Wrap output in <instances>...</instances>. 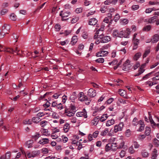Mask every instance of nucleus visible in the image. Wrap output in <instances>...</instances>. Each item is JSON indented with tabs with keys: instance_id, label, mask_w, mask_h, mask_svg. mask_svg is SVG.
<instances>
[{
	"instance_id": "1",
	"label": "nucleus",
	"mask_w": 159,
	"mask_h": 159,
	"mask_svg": "<svg viewBox=\"0 0 159 159\" xmlns=\"http://www.w3.org/2000/svg\"><path fill=\"white\" fill-rule=\"evenodd\" d=\"M129 29H127L126 31L122 30L119 31L117 30H115L113 32V34L116 36L122 38L124 37L125 38H128L129 35Z\"/></svg>"
},
{
	"instance_id": "2",
	"label": "nucleus",
	"mask_w": 159,
	"mask_h": 159,
	"mask_svg": "<svg viewBox=\"0 0 159 159\" xmlns=\"http://www.w3.org/2000/svg\"><path fill=\"white\" fill-rule=\"evenodd\" d=\"M98 38L100 39L101 43H106L110 41L111 39V37L108 36H104L103 34L99 35Z\"/></svg>"
},
{
	"instance_id": "3",
	"label": "nucleus",
	"mask_w": 159,
	"mask_h": 159,
	"mask_svg": "<svg viewBox=\"0 0 159 159\" xmlns=\"http://www.w3.org/2000/svg\"><path fill=\"white\" fill-rule=\"evenodd\" d=\"M70 14V11L64 12L62 11L60 12V16L61 17L62 20L64 21L67 19H65V18L68 17Z\"/></svg>"
},
{
	"instance_id": "4",
	"label": "nucleus",
	"mask_w": 159,
	"mask_h": 159,
	"mask_svg": "<svg viewBox=\"0 0 159 159\" xmlns=\"http://www.w3.org/2000/svg\"><path fill=\"white\" fill-rule=\"evenodd\" d=\"M88 95L91 97H94L96 95V91L93 89H90L88 92Z\"/></svg>"
},
{
	"instance_id": "5",
	"label": "nucleus",
	"mask_w": 159,
	"mask_h": 159,
	"mask_svg": "<svg viewBox=\"0 0 159 159\" xmlns=\"http://www.w3.org/2000/svg\"><path fill=\"white\" fill-rule=\"evenodd\" d=\"M87 117V116L85 109H83V111L82 112H80V121L83 119V118L86 119Z\"/></svg>"
},
{
	"instance_id": "6",
	"label": "nucleus",
	"mask_w": 159,
	"mask_h": 159,
	"mask_svg": "<svg viewBox=\"0 0 159 159\" xmlns=\"http://www.w3.org/2000/svg\"><path fill=\"white\" fill-rule=\"evenodd\" d=\"M39 154V152L38 151H33L31 153H28L27 156L29 158L34 157L37 156Z\"/></svg>"
},
{
	"instance_id": "7",
	"label": "nucleus",
	"mask_w": 159,
	"mask_h": 159,
	"mask_svg": "<svg viewBox=\"0 0 159 159\" xmlns=\"http://www.w3.org/2000/svg\"><path fill=\"white\" fill-rule=\"evenodd\" d=\"M65 112L66 114V115L69 117L73 116L75 113L70 111V109H68V108H65Z\"/></svg>"
},
{
	"instance_id": "8",
	"label": "nucleus",
	"mask_w": 159,
	"mask_h": 159,
	"mask_svg": "<svg viewBox=\"0 0 159 159\" xmlns=\"http://www.w3.org/2000/svg\"><path fill=\"white\" fill-rule=\"evenodd\" d=\"M49 140L48 138H43L41 139L38 143L41 145H44L49 143Z\"/></svg>"
},
{
	"instance_id": "9",
	"label": "nucleus",
	"mask_w": 159,
	"mask_h": 159,
	"mask_svg": "<svg viewBox=\"0 0 159 159\" xmlns=\"http://www.w3.org/2000/svg\"><path fill=\"white\" fill-rule=\"evenodd\" d=\"M11 28L10 26L8 25H5L2 27V32L4 33H6L7 34H8L7 31H9L10 30Z\"/></svg>"
},
{
	"instance_id": "10",
	"label": "nucleus",
	"mask_w": 159,
	"mask_h": 159,
	"mask_svg": "<svg viewBox=\"0 0 159 159\" xmlns=\"http://www.w3.org/2000/svg\"><path fill=\"white\" fill-rule=\"evenodd\" d=\"M108 54V52L106 51H101L98 52L96 54L97 57H103L105 56H106Z\"/></svg>"
},
{
	"instance_id": "11",
	"label": "nucleus",
	"mask_w": 159,
	"mask_h": 159,
	"mask_svg": "<svg viewBox=\"0 0 159 159\" xmlns=\"http://www.w3.org/2000/svg\"><path fill=\"white\" fill-rule=\"evenodd\" d=\"M111 131L110 132H109L108 129L106 128L104 130L102 131L101 132L100 134L102 136H105L107 134V133H108V135L110 136H111V134L110 133L111 131Z\"/></svg>"
},
{
	"instance_id": "12",
	"label": "nucleus",
	"mask_w": 159,
	"mask_h": 159,
	"mask_svg": "<svg viewBox=\"0 0 159 159\" xmlns=\"http://www.w3.org/2000/svg\"><path fill=\"white\" fill-rule=\"evenodd\" d=\"M83 100L81 102L84 101L85 103L87 105H89L91 101V99L90 98H88V97L85 96L84 98L83 99Z\"/></svg>"
},
{
	"instance_id": "13",
	"label": "nucleus",
	"mask_w": 159,
	"mask_h": 159,
	"mask_svg": "<svg viewBox=\"0 0 159 159\" xmlns=\"http://www.w3.org/2000/svg\"><path fill=\"white\" fill-rule=\"evenodd\" d=\"M52 113L53 112L51 111L50 112H39L37 114V117H40L45 115H48L49 116H50L52 115Z\"/></svg>"
},
{
	"instance_id": "14",
	"label": "nucleus",
	"mask_w": 159,
	"mask_h": 159,
	"mask_svg": "<svg viewBox=\"0 0 159 159\" xmlns=\"http://www.w3.org/2000/svg\"><path fill=\"white\" fill-rule=\"evenodd\" d=\"M159 39V35L157 34H155L153 36L152 39H151V41L152 43H155L158 41Z\"/></svg>"
},
{
	"instance_id": "15",
	"label": "nucleus",
	"mask_w": 159,
	"mask_h": 159,
	"mask_svg": "<svg viewBox=\"0 0 159 159\" xmlns=\"http://www.w3.org/2000/svg\"><path fill=\"white\" fill-rule=\"evenodd\" d=\"M129 60H127L124 63L123 67V70H126V69H128L129 67Z\"/></svg>"
},
{
	"instance_id": "16",
	"label": "nucleus",
	"mask_w": 159,
	"mask_h": 159,
	"mask_svg": "<svg viewBox=\"0 0 159 159\" xmlns=\"http://www.w3.org/2000/svg\"><path fill=\"white\" fill-rule=\"evenodd\" d=\"M34 142L33 140H29L25 143V145L28 148H31Z\"/></svg>"
},
{
	"instance_id": "17",
	"label": "nucleus",
	"mask_w": 159,
	"mask_h": 159,
	"mask_svg": "<svg viewBox=\"0 0 159 159\" xmlns=\"http://www.w3.org/2000/svg\"><path fill=\"white\" fill-rule=\"evenodd\" d=\"M97 21V20L95 18H91L89 21V24L90 25H94L96 24Z\"/></svg>"
},
{
	"instance_id": "18",
	"label": "nucleus",
	"mask_w": 159,
	"mask_h": 159,
	"mask_svg": "<svg viewBox=\"0 0 159 159\" xmlns=\"http://www.w3.org/2000/svg\"><path fill=\"white\" fill-rule=\"evenodd\" d=\"M69 127L70 126L69 124L67 123H66L63 128L64 131L65 133L68 132L69 131Z\"/></svg>"
},
{
	"instance_id": "19",
	"label": "nucleus",
	"mask_w": 159,
	"mask_h": 159,
	"mask_svg": "<svg viewBox=\"0 0 159 159\" xmlns=\"http://www.w3.org/2000/svg\"><path fill=\"white\" fill-rule=\"evenodd\" d=\"M117 143H113L111 144V149L114 151H116L117 148Z\"/></svg>"
},
{
	"instance_id": "20",
	"label": "nucleus",
	"mask_w": 159,
	"mask_h": 159,
	"mask_svg": "<svg viewBox=\"0 0 159 159\" xmlns=\"http://www.w3.org/2000/svg\"><path fill=\"white\" fill-rule=\"evenodd\" d=\"M157 151L156 149H154L152 153V159H156L157 157Z\"/></svg>"
},
{
	"instance_id": "21",
	"label": "nucleus",
	"mask_w": 159,
	"mask_h": 159,
	"mask_svg": "<svg viewBox=\"0 0 159 159\" xmlns=\"http://www.w3.org/2000/svg\"><path fill=\"white\" fill-rule=\"evenodd\" d=\"M77 37L76 36H73L71 39V43L73 45H74L77 42Z\"/></svg>"
},
{
	"instance_id": "22",
	"label": "nucleus",
	"mask_w": 159,
	"mask_h": 159,
	"mask_svg": "<svg viewBox=\"0 0 159 159\" xmlns=\"http://www.w3.org/2000/svg\"><path fill=\"white\" fill-rule=\"evenodd\" d=\"M151 131V128L148 127H146L145 128V134L146 136L149 135L150 134Z\"/></svg>"
},
{
	"instance_id": "23",
	"label": "nucleus",
	"mask_w": 159,
	"mask_h": 159,
	"mask_svg": "<svg viewBox=\"0 0 159 159\" xmlns=\"http://www.w3.org/2000/svg\"><path fill=\"white\" fill-rule=\"evenodd\" d=\"M23 123L25 125H30L32 123V121L30 119H26L23 121Z\"/></svg>"
},
{
	"instance_id": "24",
	"label": "nucleus",
	"mask_w": 159,
	"mask_h": 159,
	"mask_svg": "<svg viewBox=\"0 0 159 159\" xmlns=\"http://www.w3.org/2000/svg\"><path fill=\"white\" fill-rule=\"evenodd\" d=\"M141 53L140 52H138L136 53L134 57V59L137 61L141 56Z\"/></svg>"
},
{
	"instance_id": "25",
	"label": "nucleus",
	"mask_w": 159,
	"mask_h": 159,
	"mask_svg": "<svg viewBox=\"0 0 159 159\" xmlns=\"http://www.w3.org/2000/svg\"><path fill=\"white\" fill-rule=\"evenodd\" d=\"M157 18V16H154L150 18L148 20V23H154L156 21Z\"/></svg>"
},
{
	"instance_id": "26",
	"label": "nucleus",
	"mask_w": 159,
	"mask_h": 159,
	"mask_svg": "<svg viewBox=\"0 0 159 159\" xmlns=\"http://www.w3.org/2000/svg\"><path fill=\"white\" fill-rule=\"evenodd\" d=\"M114 120L113 119L107 121L106 123V125L107 126H109L113 124L114 123Z\"/></svg>"
},
{
	"instance_id": "27",
	"label": "nucleus",
	"mask_w": 159,
	"mask_h": 159,
	"mask_svg": "<svg viewBox=\"0 0 159 159\" xmlns=\"http://www.w3.org/2000/svg\"><path fill=\"white\" fill-rule=\"evenodd\" d=\"M3 51L6 52L11 53H13L14 50L11 48H7Z\"/></svg>"
},
{
	"instance_id": "28",
	"label": "nucleus",
	"mask_w": 159,
	"mask_h": 159,
	"mask_svg": "<svg viewBox=\"0 0 159 159\" xmlns=\"http://www.w3.org/2000/svg\"><path fill=\"white\" fill-rule=\"evenodd\" d=\"M141 155L143 157H148L149 154L148 152H147L145 150L141 152Z\"/></svg>"
},
{
	"instance_id": "29",
	"label": "nucleus",
	"mask_w": 159,
	"mask_h": 159,
	"mask_svg": "<svg viewBox=\"0 0 159 159\" xmlns=\"http://www.w3.org/2000/svg\"><path fill=\"white\" fill-rule=\"evenodd\" d=\"M40 137V135L38 133H35L34 135L32 136V138L36 140L39 137Z\"/></svg>"
},
{
	"instance_id": "30",
	"label": "nucleus",
	"mask_w": 159,
	"mask_h": 159,
	"mask_svg": "<svg viewBox=\"0 0 159 159\" xmlns=\"http://www.w3.org/2000/svg\"><path fill=\"white\" fill-rule=\"evenodd\" d=\"M138 119L137 118L135 117L133 119L132 122V124L134 126H136L137 125H138L139 123V122L137 120Z\"/></svg>"
},
{
	"instance_id": "31",
	"label": "nucleus",
	"mask_w": 159,
	"mask_h": 159,
	"mask_svg": "<svg viewBox=\"0 0 159 159\" xmlns=\"http://www.w3.org/2000/svg\"><path fill=\"white\" fill-rule=\"evenodd\" d=\"M32 122L33 121L35 123H38L40 121V119L37 117H34L32 119Z\"/></svg>"
},
{
	"instance_id": "32",
	"label": "nucleus",
	"mask_w": 159,
	"mask_h": 159,
	"mask_svg": "<svg viewBox=\"0 0 159 159\" xmlns=\"http://www.w3.org/2000/svg\"><path fill=\"white\" fill-rule=\"evenodd\" d=\"M128 152L130 154H133L134 153L135 150L134 149L133 145L131 146L129 148Z\"/></svg>"
},
{
	"instance_id": "33",
	"label": "nucleus",
	"mask_w": 159,
	"mask_h": 159,
	"mask_svg": "<svg viewBox=\"0 0 159 159\" xmlns=\"http://www.w3.org/2000/svg\"><path fill=\"white\" fill-rule=\"evenodd\" d=\"M125 142L123 141H121V142L120 143L119 145L117 146V149H121L123 148L124 146Z\"/></svg>"
},
{
	"instance_id": "34",
	"label": "nucleus",
	"mask_w": 159,
	"mask_h": 159,
	"mask_svg": "<svg viewBox=\"0 0 159 159\" xmlns=\"http://www.w3.org/2000/svg\"><path fill=\"white\" fill-rule=\"evenodd\" d=\"M151 27L150 25H148L145 26L143 28V30L145 31H148L151 29Z\"/></svg>"
},
{
	"instance_id": "35",
	"label": "nucleus",
	"mask_w": 159,
	"mask_h": 159,
	"mask_svg": "<svg viewBox=\"0 0 159 159\" xmlns=\"http://www.w3.org/2000/svg\"><path fill=\"white\" fill-rule=\"evenodd\" d=\"M150 53V49H147L146 50L144 53L143 54V57L144 58L146 57Z\"/></svg>"
},
{
	"instance_id": "36",
	"label": "nucleus",
	"mask_w": 159,
	"mask_h": 159,
	"mask_svg": "<svg viewBox=\"0 0 159 159\" xmlns=\"http://www.w3.org/2000/svg\"><path fill=\"white\" fill-rule=\"evenodd\" d=\"M107 117L108 116H107V114H103L102 116L100 119V120L102 122H103L106 120Z\"/></svg>"
},
{
	"instance_id": "37",
	"label": "nucleus",
	"mask_w": 159,
	"mask_h": 159,
	"mask_svg": "<svg viewBox=\"0 0 159 159\" xmlns=\"http://www.w3.org/2000/svg\"><path fill=\"white\" fill-rule=\"evenodd\" d=\"M10 18L12 20H15L16 19V16L14 13H12L10 15Z\"/></svg>"
},
{
	"instance_id": "38",
	"label": "nucleus",
	"mask_w": 159,
	"mask_h": 159,
	"mask_svg": "<svg viewBox=\"0 0 159 159\" xmlns=\"http://www.w3.org/2000/svg\"><path fill=\"white\" fill-rule=\"evenodd\" d=\"M42 131L43 134L44 135L47 136L50 135V134L48 133V131L46 129H43Z\"/></svg>"
},
{
	"instance_id": "39",
	"label": "nucleus",
	"mask_w": 159,
	"mask_h": 159,
	"mask_svg": "<svg viewBox=\"0 0 159 159\" xmlns=\"http://www.w3.org/2000/svg\"><path fill=\"white\" fill-rule=\"evenodd\" d=\"M122 130L121 128L119 127L117 125H116L114 127V130L115 133L121 131Z\"/></svg>"
},
{
	"instance_id": "40",
	"label": "nucleus",
	"mask_w": 159,
	"mask_h": 159,
	"mask_svg": "<svg viewBox=\"0 0 159 159\" xmlns=\"http://www.w3.org/2000/svg\"><path fill=\"white\" fill-rule=\"evenodd\" d=\"M68 109H70V111L74 112H75L76 111L75 107L73 105L71 104L70 106V107Z\"/></svg>"
},
{
	"instance_id": "41",
	"label": "nucleus",
	"mask_w": 159,
	"mask_h": 159,
	"mask_svg": "<svg viewBox=\"0 0 159 159\" xmlns=\"http://www.w3.org/2000/svg\"><path fill=\"white\" fill-rule=\"evenodd\" d=\"M154 72V71H152L151 72L146 74V75H145L143 77V78L142 79V80H145V79H148V78L149 76H150L151 75H152V74H153Z\"/></svg>"
},
{
	"instance_id": "42",
	"label": "nucleus",
	"mask_w": 159,
	"mask_h": 159,
	"mask_svg": "<svg viewBox=\"0 0 159 159\" xmlns=\"http://www.w3.org/2000/svg\"><path fill=\"white\" fill-rule=\"evenodd\" d=\"M111 149V144H107L105 148V151L106 152H108Z\"/></svg>"
},
{
	"instance_id": "43",
	"label": "nucleus",
	"mask_w": 159,
	"mask_h": 159,
	"mask_svg": "<svg viewBox=\"0 0 159 159\" xmlns=\"http://www.w3.org/2000/svg\"><path fill=\"white\" fill-rule=\"evenodd\" d=\"M88 34L86 31H84L82 33V37L84 39H86L88 37Z\"/></svg>"
},
{
	"instance_id": "44",
	"label": "nucleus",
	"mask_w": 159,
	"mask_h": 159,
	"mask_svg": "<svg viewBox=\"0 0 159 159\" xmlns=\"http://www.w3.org/2000/svg\"><path fill=\"white\" fill-rule=\"evenodd\" d=\"M145 70H140L139 69V70L138 72L136 74L134 75V76H137L139 75L142 73H143L144 71Z\"/></svg>"
},
{
	"instance_id": "45",
	"label": "nucleus",
	"mask_w": 159,
	"mask_h": 159,
	"mask_svg": "<svg viewBox=\"0 0 159 159\" xmlns=\"http://www.w3.org/2000/svg\"><path fill=\"white\" fill-rule=\"evenodd\" d=\"M153 142L156 146L157 147L159 145V141L157 139H154Z\"/></svg>"
},
{
	"instance_id": "46",
	"label": "nucleus",
	"mask_w": 159,
	"mask_h": 159,
	"mask_svg": "<svg viewBox=\"0 0 159 159\" xmlns=\"http://www.w3.org/2000/svg\"><path fill=\"white\" fill-rule=\"evenodd\" d=\"M48 123V121L46 120H43L40 122V124L42 127L46 126Z\"/></svg>"
},
{
	"instance_id": "47",
	"label": "nucleus",
	"mask_w": 159,
	"mask_h": 159,
	"mask_svg": "<svg viewBox=\"0 0 159 159\" xmlns=\"http://www.w3.org/2000/svg\"><path fill=\"white\" fill-rule=\"evenodd\" d=\"M42 152L44 154H46L48 152V150L46 148H43L41 149Z\"/></svg>"
},
{
	"instance_id": "48",
	"label": "nucleus",
	"mask_w": 159,
	"mask_h": 159,
	"mask_svg": "<svg viewBox=\"0 0 159 159\" xmlns=\"http://www.w3.org/2000/svg\"><path fill=\"white\" fill-rule=\"evenodd\" d=\"M140 125H141L138 129V131H142L144 129V124H140Z\"/></svg>"
},
{
	"instance_id": "49",
	"label": "nucleus",
	"mask_w": 159,
	"mask_h": 159,
	"mask_svg": "<svg viewBox=\"0 0 159 159\" xmlns=\"http://www.w3.org/2000/svg\"><path fill=\"white\" fill-rule=\"evenodd\" d=\"M104 59L102 58H100L96 60V61L99 63H103L104 62Z\"/></svg>"
},
{
	"instance_id": "50",
	"label": "nucleus",
	"mask_w": 159,
	"mask_h": 159,
	"mask_svg": "<svg viewBox=\"0 0 159 159\" xmlns=\"http://www.w3.org/2000/svg\"><path fill=\"white\" fill-rule=\"evenodd\" d=\"M107 9V7L103 6V7H101L100 11L102 13H104L106 12Z\"/></svg>"
},
{
	"instance_id": "51",
	"label": "nucleus",
	"mask_w": 159,
	"mask_h": 159,
	"mask_svg": "<svg viewBox=\"0 0 159 159\" xmlns=\"http://www.w3.org/2000/svg\"><path fill=\"white\" fill-rule=\"evenodd\" d=\"M56 107L60 110H61L63 109V107L61 103H60L59 104H57Z\"/></svg>"
},
{
	"instance_id": "52",
	"label": "nucleus",
	"mask_w": 159,
	"mask_h": 159,
	"mask_svg": "<svg viewBox=\"0 0 159 159\" xmlns=\"http://www.w3.org/2000/svg\"><path fill=\"white\" fill-rule=\"evenodd\" d=\"M118 61L117 59H115L113 61L108 63V64L110 65H114L116 64L118 62Z\"/></svg>"
},
{
	"instance_id": "53",
	"label": "nucleus",
	"mask_w": 159,
	"mask_h": 159,
	"mask_svg": "<svg viewBox=\"0 0 159 159\" xmlns=\"http://www.w3.org/2000/svg\"><path fill=\"white\" fill-rule=\"evenodd\" d=\"M79 18L78 17H75L72 19L71 20V22L73 23H75L79 20Z\"/></svg>"
},
{
	"instance_id": "54",
	"label": "nucleus",
	"mask_w": 159,
	"mask_h": 159,
	"mask_svg": "<svg viewBox=\"0 0 159 159\" xmlns=\"http://www.w3.org/2000/svg\"><path fill=\"white\" fill-rule=\"evenodd\" d=\"M51 137L53 139H55L58 137V135L57 134L55 133H53L51 134Z\"/></svg>"
},
{
	"instance_id": "55",
	"label": "nucleus",
	"mask_w": 159,
	"mask_h": 159,
	"mask_svg": "<svg viewBox=\"0 0 159 159\" xmlns=\"http://www.w3.org/2000/svg\"><path fill=\"white\" fill-rule=\"evenodd\" d=\"M67 99V96L66 95H63L62 97V102L63 104L65 103Z\"/></svg>"
},
{
	"instance_id": "56",
	"label": "nucleus",
	"mask_w": 159,
	"mask_h": 159,
	"mask_svg": "<svg viewBox=\"0 0 159 159\" xmlns=\"http://www.w3.org/2000/svg\"><path fill=\"white\" fill-rule=\"evenodd\" d=\"M61 94L60 93H55L52 95V97L55 99H57L60 96Z\"/></svg>"
},
{
	"instance_id": "57",
	"label": "nucleus",
	"mask_w": 159,
	"mask_h": 159,
	"mask_svg": "<svg viewBox=\"0 0 159 159\" xmlns=\"http://www.w3.org/2000/svg\"><path fill=\"white\" fill-rule=\"evenodd\" d=\"M133 144H134V148H138L139 146V145L136 141H134L133 142Z\"/></svg>"
},
{
	"instance_id": "58",
	"label": "nucleus",
	"mask_w": 159,
	"mask_h": 159,
	"mask_svg": "<svg viewBox=\"0 0 159 159\" xmlns=\"http://www.w3.org/2000/svg\"><path fill=\"white\" fill-rule=\"evenodd\" d=\"M55 28L56 29V30L57 31H59L61 29V26L59 25L56 24L55 26Z\"/></svg>"
},
{
	"instance_id": "59",
	"label": "nucleus",
	"mask_w": 159,
	"mask_h": 159,
	"mask_svg": "<svg viewBox=\"0 0 159 159\" xmlns=\"http://www.w3.org/2000/svg\"><path fill=\"white\" fill-rule=\"evenodd\" d=\"M8 10L6 9H2L1 11V14L2 15H4L7 13Z\"/></svg>"
},
{
	"instance_id": "60",
	"label": "nucleus",
	"mask_w": 159,
	"mask_h": 159,
	"mask_svg": "<svg viewBox=\"0 0 159 159\" xmlns=\"http://www.w3.org/2000/svg\"><path fill=\"white\" fill-rule=\"evenodd\" d=\"M85 96L84 95V94L83 92H80V101L83 100V99L84 98Z\"/></svg>"
},
{
	"instance_id": "61",
	"label": "nucleus",
	"mask_w": 159,
	"mask_h": 159,
	"mask_svg": "<svg viewBox=\"0 0 159 159\" xmlns=\"http://www.w3.org/2000/svg\"><path fill=\"white\" fill-rule=\"evenodd\" d=\"M99 133V132L98 131H96L93 133L92 136L94 138H96Z\"/></svg>"
},
{
	"instance_id": "62",
	"label": "nucleus",
	"mask_w": 159,
	"mask_h": 159,
	"mask_svg": "<svg viewBox=\"0 0 159 159\" xmlns=\"http://www.w3.org/2000/svg\"><path fill=\"white\" fill-rule=\"evenodd\" d=\"M120 18V16L118 14H116L114 18V20L116 22Z\"/></svg>"
},
{
	"instance_id": "63",
	"label": "nucleus",
	"mask_w": 159,
	"mask_h": 159,
	"mask_svg": "<svg viewBox=\"0 0 159 159\" xmlns=\"http://www.w3.org/2000/svg\"><path fill=\"white\" fill-rule=\"evenodd\" d=\"M125 153V151L122 150L121 151L120 153V156L121 157H124Z\"/></svg>"
},
{
	"instance_id": "64",
	"label": "nucleus",
	"mask_w": 159,
	"mask_h": 159,
	"mask_svg": "<svg viewBox=\"0 0 159 159\" xmlns=\"http://www.w3.org/2000/svg\"><path fill=\"white\" fill-rule=\"evenodd\" d=\"M6 159H9L11 157V153L10 152H7L6 155Z\"/></svg>"
}]
</instances>
